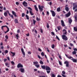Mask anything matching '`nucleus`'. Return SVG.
<instances>
[{
    "label": "nucleus",
    "instance_id": "obj_30",
    "mask_svg": "<svg viewBox=\"0 0 77 77\" xmlns=\"http://www.w3.org/2000/svg\"><path fill=\"white\" fill-rule=\"evenodd\" d=\"M61 28H62L61 27V26H59L58 27H57V29L58 30H60Z\"/></svg>",
    "mask_w": 77,
    "mask_h": 77
},
{
    "label": "nucleus",
    "instance_id": "obj_12",
    "mask_svg": "<svg viewBox=\"0 0 77 77\" xmlns=\"http://www.w3.org/2000/svg\"><path fill=\"white\" fill-rule=\"evenodd\" d=\"M66 6H68L67 5H66V6H65V9L66 11H67V12H68L69 11V8H68V7H66Z\"/></svg>",
    "mask_w": 77,
    "mask_h": 77
},
{
    "label": "nucleus",
    "instance_id": "obj_23",
    "mask_svg": "<svg viewBox=\"0 0 77 77\" xmlns=\"http://www.w3.org/2000/svg\"><path fill=\"white\" fill-rule=\"evenodd\" d=\"M11 53L13 54L12 57L14 56L15 55V52H11Z\"/></svg>",
    "mask_w": 77,
    "mask_h": 77
},
{
    "label": "nucleus",
    "instance_id": "obj_34",
    "mask_svg": "<svg viewBox=\"0 0 77 77\" xmlns=\"http://www.w3.org/2000/svg\"><path fill=\"white\" fill-rule=\"evenodd\" d=\"M35 66H36L37 68H39L40 66L39 65V64H36L35 65Z\"/></svg>",
    "mask_w": 77,
    "mask_h": 77
},
{
    "label": "nucleus",
    "instance_id": "obj_55",
    "mask_svg": "<svg viewBox=\"0 0 77 77\" xmlns=\"http://www.w3.org/2000/svg\"><path fill=\"white\" fill-rule=\"evenodd\" d=\"M38 50L39 51H42V50L40 48H38Z\"/></svg>",
    "mask_w": 77,
    "mask_h": 77
},
{
    "label": "nucleus",
    "instance_id": "obj_61",
    "mask_svg": "<svg viewBox=\"0 0 77 77\" xmlns=\"http://www.w3.org/2000/svg\"><path fill=\"white\" fill-rule=\"evenodd\" d=\"M37 56H38V58H39V59H41V57L40 56H39V55H38Z\"/></svg>",
    "mask_w": 77,
    "mask_h": 77
},
{
    "label": "nucleus",
    "instance_id": "obj_27",
    "mask_svg": "<svg viewBox=\"0 0 77 77\" xmlns=\"http://www.w3.org/2000/svg\"><path fill=\"white\" fill-rule=\"evenodd\" d=\"M74 30L75 31V32L77 31V27H74Z\"/></svg>",
    "mask_w": 77,
    "mask_h": 77
},
{
    "label": "nucleus",
    "instance_id": "obj_11",
    "mask_svg": "<svg viewBox=\"0 0 77 77\" xmlns=\"http://www.w3.org/2000/svg\"><path fill=\"white\" fill-rule=\"evenodd\" d=\"M61 26L63 27H65V23H64L63 21V20H61Z\"/></svg>",
    "mask_w": 77,
    "mask_h": 77
},
{
    "label": "nucleus",
    "instance_id": "obj_5",
    "mask_svg": "<svg viewBox=\"0 0 77 77\" xmlns=\"http://www.w3.org/2000/svg\"><path fill=\"white\" fill-rule=\"evenodd\" d=\"M62 38L63 40H66V41L68 40V38L65 35H62Z\"/></svg>",
    "mask_w": 77,
    "mask_h": 77
},
{
    "label": "nucleus",
    "instance_id": "obj_24",
    "mask_svg": "<svg viewBox=\"0 0 77 77\" xmlns=\"http://www.w3.org/2000/svg\"><path fill=\"white\" fill-rule=\"evenodd\" d=\"M29 13L31 15H34V14L33 13H32V11L30 10L29 11Z\"/></svg>",
    "mask_w": 77,
    "mask_h": 77
},
{
    "label": "nucleus",
    "instance_id": "obj_38",
    "mask_svg": "<svg viewBox=\"0 0 77 77\" xmlns=\"http://www.w3.org/2000/svg\"><path fill=\"white\" fill-rule=\"evenodd\" d=\"M51 77H55L56 76L55 75H54V74H51Z\"/></svg>",
    "mask_w": 77,
    "mask_h": 77
},
{
    "label": "nucleus",
    "instance_id": "obj_22",
    "mask_svg": "<svg viewBox=\"0 0 77 77\" xmlns=\"http://www.w3.org/2000/svg\"><path fill=\"white\" fill-rule=\"evenodd\" d=\"M33 63L34 65H35L36 64H38V62L37 61L34 62H33Z\"/></svg>",
    "mask_w": 77,
    "mask_h": 77
},
{
    "label": "nucleus",
    "instance_id": "obj_40",
    "mask_svg": "<svg viewBox=\"0 0 77 77\" xmlns=\"http://www.w3.org/2000/svg\"><path fill=\"white\" fill-rule=\"evenodd\" d=\"M25 16V14L24 13H23L22 14V17H24Z\"/></svg>",
    "mask_w": 77,
    "mask_h": 77
},
{
    "label": "nucleus",
    "instance_id": "obj_43",
    "mask_svg": "<svg viewBox=\"0 0 77 77\" xmlns=\"http://www.w3.org/2000/svg\"><path fill=\"white\" fill-rule=\"evenodd\" d=\"M62 73L64 75L65 74H66L65 72L64 71H63L62 72Z\"/></svg>",
    "mask_w": 77,
    "mask_h": 77
},
{
    "label": "nucleus",
    "instance_id": "obj_37",
    "mask_svg": "<svg viewBox=\"0 0 77 77\" xmlns=\"http://www.w3.org/2000/svg\"><path fill=\"white\" fill-rule=\"evenodd\" d=\"M58 62H59V63L60 65H61V66H62V62L60 61L59 60L58 61Z\"/></svg>",
    "mask_w": 77,
    "mask_h": 77
},
{
    "label": "nucleus",
    "instance_id": "obj_21",
    "mask_svg": "<svg viewBox=\"0 0 77 77\" xmlns=\"http://www.w3.org/2000/svg\"><path fill=\"white\" fill-rule=\"evenodd\" d=\"M14 22L16 24V23H18V19H15L14 20Z\"/></svg>",
    "mask_w": 77,
    "mask_h": 77
},
{
    "label": "nucleus",
    "instance_id": "obj_6",
    "mask_svg": "<svg viewBox=\"0 0 77 77\" xmlns=\"http://www.w3.org/2000/svg\"><path fill=\"white\" fill-rule=\"evenodd\" d=\"M43 8H44V6H40V5L38 6V9L40 10V12H42L43 11Z\"/></svg>",
    "mask_w": 77,
    "mask_h": 77
},
{
    "label": "nucleus",
    "instance_id": "obj_31",
    "mask_svg": "<svg viewBox=\"0 0 77 77\" xmlns=\"http://www.w3.org/2000/svg\"><path fill=\"white\" fill-rule=\"evenodd\" d=\"M33 24H34V25H35V23H36V20H35V19H33Z\"/></svg>",
    "mask_w": 77,
    "mask_h": 77
},
{
    "label": "nucleus",
    "instance_id": "obj_58",
    "mask_svg": "<svg viewBox=\"0 0 77 77\" xmlns=\"http://www.w3.org/2000/svg\"><path fill=\"white\" fill-rule=\"evenodd\" d=\"M46 13H47V14L49 16V12H48V11H47Z\"/></svg>",
    "mask_w": 77,
    "mask_h": 77
},
{
    "label": "nucleus",
    "instance_id": "obj_48",
    "mask_svg": "<svg viewBox=\"0 0 77 77\" xmlns=\"http://www.w3.org/2000/svg\"><path fill=\"white\" fill-rule=\"evenodd\" d=\"M20 29H18L17 30V33H20Z\"/></svg>",
    "mask_w": 77,
    "mask_h": 77
},
{
    "label": "nucleus",
    "instance_id": "obj_17",
    "mask_svg": "<svg viewBox=\"0 0 77 77\" xmlns=\"http://www.w3.org/2000/svg\"><path fill=\"white\" fill-rule=\"evenodd\" d=\"M5 66H7V67H8V68H9L10 67L9 66H8V65H10V63H5Z\"/></svg>",
    "mask_w": 77,
    "mask_h": 77
},
{
    "label": "nucleus",
    "instance_id": "obj_36",
    "mask_svg": "<svg viewBox=\"0 0 77 77\" xmlns=\"http://www.w3.org/2000/svg\"><path fill=\"white\" fill-rule=\"evenodd\" d=\"M41 55L42 56V57H44V53L43 52H42L41 53Z\"/></svg>",
    "mask_w": 77,
    "mask_h": 77
},
{
    "label": "nucleus",
    "instance_id": "obj_46",
    "mask_svg": "<svg viewBox=\"0 0 77 77\" xmlns=\"http://www.w3.org/2000/svg\"><path fill=\"white\" fill-rule=\"evenodd\" d=\"M36 20L37 21H40V19H39L38 17H37Z\"/></svg>",
    "mask_w": 77,
    "mask_h": 77
},
{
    "label": "nucleus",
    "instance_id": "obj_20",
    "mask_svg": "<svg viewBox=\"0 0 77 77\" xmlns=\"http://www.w3.org/2000/svg\"><path fill=\"white\" fill-rule=\"evenodd\" d=\"M34 8L35 11H36L37 12H38V8H37V7H36V5H34Z\"/></svg>",
    "mask_w": 77,
    "mask_h": 77
},
{
    "label": "nucleus",
    "instance_id": "obj_54",
    "mask_svg": "<svg viewBox=\"0 0 77 77\" xmlns=\"http://www.w3.org/2000/svg\"><path fill=\"white\" fill-rule=\"evenodd\" d=\"M70 46H71V47H72V46H73L74 45H73V44H72V43H70Z\"/></svg>",
    "mask_w": 77,
    "mask_h": 77
},
{
    "label": "nucleus",
    "instance_id": "obj_33",
    "mask_svg": "<svg viewBox=\"0 0 77 77\" xmlns=\"http://www.w3.org/2000/svg\"><path fill=\"white\" fill-rule=\"evenodd\" d=\"M40 64H41L42 65H43L44 64V62L40 60Z\"/></svg>",
    "mask_w": 77,
    "mask_h": 77
},
{
    "label": "nucleus",
    "instance_id": "obj_63",
    "mask_svg": "<svg viewBox=\"0 0 77 77\" xmlns=\"http://www.w3.org/2000/svg\"><path fill=\"white\" fill-rule=\"evenodd\" d=\"M26 14H29V11L28 10L26 11Z\"/></svg>",
    "mask_w": 77,
    "mask_h": 77
},
{
    "label": "nucleus",
    "instance_id": "obj_32",
    "mask_svg": "<svg viewBox=\"0 0 77 77\" xmlns=\"http://www.w3.org/2000/svg\"><path fill=\"white\" fill-rule=\"evenodd\" d=\"M16 37H17V39H18V38L20 37V36L18 35V34H17L16 35Z\"/></svg>",
    "mask_w": 77,
    "mask_h": 77
},
{
    "label": "nucleus",
    "instance_id": "obj_2",
    "mask_svg": "<svg viewBox=\"0 0 77 77\" xmlns=\"http://www.w3.org/2000/svg\"><path fill=\"white\" fill-rule=\"evenodd\" d=\"M65 56H66L67 58H68V59H70V60H71L73 62L76 63L77 59H74L73 58V57H72L70 55L69 56L68 55H66V54H65Z\"/></svg>",
    "mask_w": 77,
    "mask_h": 77
},
{
    "label": "nucleus",
    "instance_id": "obj_26",
    "mask_svg": "<svg viewBox=\"0 0 77 77\" xmlns=\"http://www.w3.org/2000/svg\"><path fill=\"white\" fill-rule=\"evenodd\" d=\"M74 17L75 19V22H77V15L75 16Z\"/></svg>",
    "mask_w": 77,
    "mask_h": 77
},
{
    "label": "nucleus",
    "instance_id": "obj_9",
    "mask_svg": "<svg viewBox=\"0 0 77 77\" xmlns=\"http://www.w3.org/2000/svg\"><path fill=\"white\" fill-rule=\"evenodd\" d=\"M64 64H66V67H69V62L67 61H65L64 62Z\"/></svg>",
    "mask_w": 77,
    "mask_h": 77
},
{
    "label": "nucleus",
    "instance_id": "obj_62",
    "mask_svg": "<svg viewBox=\"0 0 77 77\" xmlns=\"http://www.w3.org/2000/svg\"><path fill=\"white\" fill-rule=\"evenodd\" d=\"M7 48L8 49H9V45H8L7 46Z\"/></svg>",
    "mask_w": 77,
    "mask_h": 77
},
{
    "label": "nucleus",
    "instance_id": "obj_16",
    "mask_svg": "<svg viewBox=\"0 0 77 77\" xmlns=\"http://www.w3.org/2000/svg\"><path fill=\"white\" fill-rule=\"evenodd\" d=\"M68 20L69 23V24H71V23H72V21L71 19L70 18H69Z\"/></svg>",
    "mask_w": 77,
    "mask_h": 77
},
{
    "label": "nucleus",
    "instance_id": "obj_53",
    "mask_svg": "<svg viewBox=\"0 0 77 77\" xmlns=\"http://www.w3.org/2000/svg\"><path fill=\"white\" fill-rule=\"evenodd\" d=\"M51 34H52L53 36H54V32H51Z\"/></svg>",
    "mask_w": 77,
    "mask_h": 77
},
{
    "label": "nucleus",
    "instance_id": "obj_18",
    "mask_svg": "<svg viewBox=\"0 0 77 77\" xmlns=\"http://www.w3.org/2000/svg\"><path fill=\"white\" fill-rule=\"evenodd\" d=\"M63 32H65L63 33L64 35H66L67 32H66V30L65 29H64L63 30Z\"/></svg>",
    "mask_w": 77,
    "mask_h": 77
},
{
    "label": "nucleus",
    "instance_id": "obj_39",
    "mask_svg": "<svg viewBox=\"0 0 77 77\" xmlns=\"http://www.w3.org/2000/svg\"><path fill=\"white\" fill-rule=\"evenodd\" d=\"M11 64H12V65H14V64H15V63H14V62L13 61H11Z\"/></svg>",
    "mask_w": 77,
    "mask_h": 77
},
{
    "label": "nucleus",
    "instance_id": "obj_60",
    "mask_svg": "<svg viewBox=\"0 0 77 77\" xmlns=\"http://www.w3.org/2000/svg\"><path fill=\"white\" fill-rule=\"evenodd\" d=\"M59 58L60 59V60H62V58L61 57V56H60L59 55Z\"/></svg>",
    "mask_w": 77,
    "mask_h": 77
},
{
    "label": "nucleus",
    "instance_id": "obj_4",
    "mask_svg": "<svg viewBox=\"0 0 77 77\" xmlns=\"http://www.w3.org/2000/svg\"><path fill=\"white\" fill-rule=\"evenodd\" d=\"M6 27L7 29V30L6 32H5V33H8V32L9 31V28L8 27V26H2V29L3 30V27Z\"/></svg>",
    "mask_w": 77,
    "mask_h": 77
},
{
    "label": "nucleus",
    "instance_id": "obj_25",
    "mask_svg": "<svg viewBox=\"0 0 77 77\" xmlns=\"http://www.w3.org/2000/svg\"><path fill=\"white\" fill-rule=\"evenodd\" d=\"M4 15L5 17H8V13L6 12H5L4 13Z\"/></svg>",
    "mask_w": 77,
    "mask_h": 77
},
{
    "label": "nucleus",
    "instance_id": "obj_42",
    "mask_svg": "<svg viewBox=\"0 0 77 77\" xmlns=\"http://www.w3.org/2000/svg\"><path fill=\"white\" fill-rule=\"evenodd\" d=\"M56 38L58 40V41H60V39H59V38L58 36H57V35L56 36Z\"/></svg>",
    "mask_w": 77,
    "mask_h": 77
},
{
    "label": "nucleus",
    "instance_id": "obj_28",
    "mask_svg": "<svg viewBox=\"0 0 77 77\" xmlns=\"http://www.w3.org/2000/svg\"><path fill=\"white\" fill-rule=\"evenodd\" d=\"M57 12H60V8H58L57 9Z\"/></svg>",
    "mask_w": 77,
    "mask_h": 77
},
{
    "label": "nucleus",
    "instance_id": "obj_59",
    "mask_svg": "<svg viewBox=\"0 0 77 77\" xmlns=\"http://www.w3.org/2000/svg\"><path fill=\"white\" fill-rule=\"evenodd\" d=\"M41 33H43V30H42V29H41Z\"/></svg>",
    "mask_w": 77,
    "mask_h": 77
},
{
    "label": "nucleus",
    "instance_id": "obj_44",
    "mask_svg": "<svg viewBox=\"0 0 77 77\" xmlns=\"http://www.w3.org/2000/svg\"><path fill=\"white\" fill-rule=\"evenodd\" d=\"M5 38L6 39H8V38H9L8 37V35H6L5 36Z\"/></svg>",
    "mask_w": 77,
    "mask_h": 77
},
{
    "label": "nucleus",
    "instance_id": "obj_35",
    "mask_svg": "<svg viewBox=\"0 0 77 77\" xmlns=\"http://www.w3.org/2000/svg\"><path fill=\"white\" fill-rule=\"evenodd\" d=\"M76 53V51H73L72 53V54L73 55H74V54H75Z\"/></svg>",
    "mask_w": 77,
    "mask_h": 77
},
{
    "label": "nucleus",
    "instance_id": "obj_14",
    "mask_svg": "<svg viewBox=\"0 0 77 77\" xmlns=\"http://www.w3.org/2000/svg\"><path fill=\"white\" fill-rule=\"evenodd\" d=\"M20 71L21 72H22V73L24 72V69L21 68L20 69Z\"/></svg>",
    "mask_w": 77,
    "mask_h": 77
},
{
    "label": "nucleus",
    "instance_id": "obj_1",
    "mask_svg": "<svg viewBox=\"0 0 77 77\" xmlns=\"http://www.w3.org/2000/svg\"><path fill=\"white\" fill-rule=\"evenodd\" d=\"M41 67L43 69H46V72L48 74L50 73L51 68L48 66H45V65L41 66Z\"/></svg>",
    "mask_w": 77,
    "mask_h": 77
},
{
    "label": "nucleus",
    "instance_id": "obj_51",
    "mask_svg": "<svg viewBox=\"0 0 77 77\" xmlns=\"http://www.w3.org/2000/svg\"><path fill=\"white\" fill-rule=\"evenodd\" d=\"M52 48H54V45H52Z\"/></svg>",
    "mask_w": 77,
    "mask_h": 77
},
{
    "label": "nucleus",
    "instance_id": "obj_45",
    "mask_svg": "<svg viewBox=\"0 0 77 77\" xmlns=\"http://www.w3.org/2000/svg\"><path fill=\"white\" fill-rule=\"evenodd\" d=\"M5 53H6V54L8 53V50H6L5 51Z\"/></svg>",
    "mask_w": 77,
    "mask_h": 77
},
{
    "label": "nucleus",
    "instance_id": "obj_56",
    "mask_svg": "<svg viewBox=\"0 0 77 77\" xmlns=\"http://www.w3.org/2000/svg\"><path fill=\"white\" fill-rule=\"evenodd\" d=\"M16 5H19V2H16Z\"/></svg>",
    "mask_w": 77,
    "mask_h": 77
},
{
    "label": "nucleus",
    "instance_id": "obj_29",
    "mask_svg": "<svg viewBox=\"0 0 77 77\" xmlns=\"http://www.w3.org/2000/svg\"><path fill=\"white\" fill-rule=\"evenodd\" d=\"M26 18L27 20H29V17L27 15H26Z\"/></svg>",
    "mask_w": 77,
    "mask_h": 77
},
{
    "label": "nucleus",
    "instance_id": "obj_19",
    "mask_svg": "<svg viewBox=\"0 0 77 77\" xmlns=\"http://www.w3.org/2000/svg\"><path fill=\"white\" fill-rule=\"evenodd\" d=\"M12 14L13 15H14L15 17H17V15H16V13H15V12H14V11H12Z\"/></svg>",
    "mask_w": 77,
    "mask_h": 77
},
{
    "label": "nucleus",
    "instance_id": "obj_52",
    "mask_svg": "<svg viewBox=\"0 0 77 77\" xmlns=\"http://www.w3.org/2000/svg\"><path fill=\"white\" fill-rule=\"evenodd\" d=\"M61 75L62 76H63V77H66V75H65L64 74H61Z\"/></svg>",
    "mask_w": 77,
    "mask_h": 77
},
{
    "label": "nucleus",
    "instance_id": "obj_15",
    "mask_svg": "<svg viewBox=\"0 0 77 77\" xmlns=\"http://www.w3.org/2000/svg\"><path fill=\"white\" fill-rule=\"evenodd\" d=\"M21 51L22 52V53L24 55V56H25V53L24 51V50H23V48H22L21 49Z\"/></svg>",
    "mask_w": 77,
    "mask_h": 77
},
{
    "label": "nucleus",
    "instance_id": "obj_8",
    "mask_svg": "<svg viewBox=\"0 0 77 77\" xmlns=\"http://www.w3.org/2000/svg\"><path fill=\"white\" fill-rule=\"evenodd\" d=\"M23 65L21 64V63H19L17 64V68H23Z\"/></svg>",
    "mask_w": 77,
    "mask_h": 77
},
{
    "label": "nucleus",
    "instance_id": "obj_64",
    "mask_svg": "<svg viewBox=\"0 0 77 77\" xmlns=\"http://www.w3.org/2000/svg\"><path fill=\"white\" fill-rule=\"evenodd\" d=\"M39 77H45V76H40Z\"/></svg>",
    "mask_w": 77,
    "mask_h": 77
},
{
    "label": "nucleus",
    "instance_id": "obj_41",
    "mask_svg": "<svg viewBox=\"0 0 77 77\" xmlns=\"http://www.w3.org/2000/svg\"><path fill=\"white\" fill-rule=\"evenodd\" d=\"M28 9H29V10H30L29 11H32V8H30V7H28Z\"/></svg>",
    "mask_w": 77,
    "mask_h": 77
},
{
    "label": "nucleus",
    "instance_id": "obj_49",
    "mask_svg": "<svg viewBox=\"0 0 77 77\" xmlns=\"http://www.w3.org/2000/svg\"><path fill=\"white\" fill-rule=\"evenodd\" d=\"M73 50H74V51H77V48H74Z\"/></svg>",
    "mask_w": 77,
    "mask_h": 77
},
{
    "label": "nucleus",
    "instance_id": "obj_10",
    "mask_svg": "<svg viewBox=\"0 0 77 77\" xmlns=\"http://www.w3.org/2000/svg\"><path fill=\"white\" fill-rule=\"evenodd\" d=\"M22 4L25 7H27V6L28 4L25 1H24Z\"/></svg>",
    "mask_w": 77,
    "mask_h": 77
},
{
    "label": "nucleus",
    "instance_id": "obj_50",
    "mask_svg": "<svg viewBox=\"0 0 77 77\" xmlns=\"http://www.w3.org/2000/svg\"><path fill=\"white\" fill-rule=\"evenodd\" d=\"M31 53H31V52H30V51L28 52V54H31Z\"/></svg>",
    "mask_w": 77,
    "mask_h": 77
},
{
    "label": "nucleus",
    "instance_id": "obj_3",
    "mask_svg": "<svg viewBox=\"0 0 77 77\" xmlns=\"http://www.w3.org/2000/svg\"><path fill=\"white\" fill-rule=\"evenodd\" d=\"M73 6V10H75L74 12H77V5L76 3H73L72 5Z\"/></svg>",
    "mask_w": 77,
    "mask_h": 77
},
{
    "label": "nucleus",
    "instance_id": "obj_47",
    "mask_svg": "<svg viewBox=\"0 0 77 77\" xmlns=\"http://www.w3.org/2000/svg\"><path fill=\"white\" fill-rule=\"evenodd\" d=\"M7 60H8V59H7L5 58L4 60V62H6V61H7Z\"/></svg>",
    "mask_w": 77,
    "mask_h": 77
},
{
    "label": "nucleus",
    "instance_id": "obj_57",
    "mask_svg": "<svg viewBox=\"0 0 77 77\" xmlns=\"http://www.w3.org/2000/svg\"><path fill=\"white\" fill-rule=\"evenodd\" d=\"M47 28H49V25H48V23H47Z\"/></svg>",
    "mask_w": 77,
    "mask_h": 77
},
{
    "label": "nucleus",
    "instance_id": "obj_13",
    "mask_svg": "<svg viewBox=\"0 0 77 77\" xmlns=\"http://www.w3.org/2000/svg\"><path fill=\"white\" fill-rule=\"evenodd\" d=\"M71 15V12H69L68 13L66 14V17H69Z\"/></svg>",
    "mask_w": 77,
    "mask_h": 77
},
{
    "label": "nucleus",
    "instance_id": "obj_7",
    "mask_svg": "<svg viewBox=\"0 0 77 77\" xmlns=\"http://www.w3.org/2000/svg\"><path fill=\"white\" fill-rule=\"evenodd\" d=\"M50 11L52 14V16L53 17H55V16H56V13H55V12H54V11L52 10H51Z\"/></svg>",
    "mask_w": 77,
    "mask_h": 77
}]
</instances>
